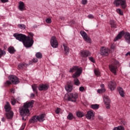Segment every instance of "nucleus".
<instances>
[{"label":"nucleus","instance_id":"nucleus-1","mask_svg":"<svg viewBox=\"0 0 130 130\" xmlns=\"http://www.w3.org/2000/svg\"><path fill=\"white\" fill-rule=\"evenodd\" d=\"M14 37L19 40V41H21L23 42V45L25 47H31L33 44L34 43V41L33 38L30 37L29 36H26L22 34L16 33L13 35Z\"/></svg>","mask_w":130,"mask_h":130},{"label":"nucleus","instance_id":"nucleus-2","mask_svg":"<svg viewBox=\"0 0 130 130\" xmlns=\"http://www.w3.org/2000/svg\"><path fill=\"white\" fill-rule=\"evenodd\" d=\"M34 104V101L31 100L30 102L25 103L21 108L19 109V112L21 116H25L29 113V107H33Z\"/></svg>","mask_w":130,"mask_h":130},{"label":"nucleus","instance_id":"nucleus-3","mask_svg":"<svg viewBox=\"0 0 130 130\" xmlns=\"http://www.w3.org/2000/svg\"><path fill=\"white\" fill-rule=\"evenodd\" d=\"M124 35V38L125 39V41L127 42L129 44L130 43V34L128 32H126L124 33V31L122 30L120 32L118 35L116 37V38L114 39V41H117L118 39H120L121 37H122V35Z\"/></svg>","mask_w":130,"mask_h":130},{"label":"nucleus","instance_id":"nucleus-4","mask_svg":"<svg viewBox=\"0 0 130 130\" xmlns=\"http://www.w3.org/2000/svg\"><path fill=\"white\" fill-rule=\"evenodd\" d=\"M75 73L73 74L72 78H76V77H80L81 74H82V68H79L77 66H74L70 69L69 73Z\"/></svg>","mask_w":130,"mask_h":130},{"label":"nucleus","instance_id":"nucleus-5","mask_svg":"<svg viewBox=\"0 0 130 130\" xmlns=\"http://www.w3.org/2000/svg\"><path fill=\"white\" fill-rule=\"evenodd\" d=\"M44 117H45V114H42L40 115L39 116L35 115L31 117V119L29 120V121L32 123H35V122H37V121H39L41 122L44 121Z\"/></svg>","mask_w":130,"mask_h":130},{"label":"nucleus","instance_id":"nucleus-6","mask_svg":"<svg viewBox=\"0 0 130 130\" xmlns=\"http://www.w3.org/2000/svg\"><path fill=\"white\" fill-rule=\"evenodd\" d=\"M113 4L116 5V7L121 6L122 9H125L126 8V0H114Z\"/></svg>","mask_w":130,"mask_h":130},{"label":"nucleus","instance_id":"nucleus-7","mask_svg":"<svg viewBox=\"0 0 130 130\" xmlns=\"http://www.w3.org/2000/svg\"><path fill=\"white\" fill-rule=\"evenodd\" d=\"M78 97V93H69L68 94V101H71V102H76Z\"/></svg>","mask_w":130,"mask_h":130},{"label":"nucleus","instance_id":"nucleus-8","mask_svg":"<svg viewBox=\"0 0 130 130\" xmlns=\"http://www.w3.org/2000/svg\"><path fill=\"white\" fill-rule=\"evenodd\" d=\"M51 45L53 48H56L58 46V43L57 40H56V38L55 37H52L51 38Z\"/></svg>","mask_w":130,"mask_h":130},{"label":"nucleus","instance_id":"nucleus-9","mask_svg":"<svg viewBox=\"0 0 130 130\" xmlns=\"http://www.w3.org/2000/svg\"><path fill=\"white\" fill-rule=\"evenodd\" d=\"M9 79L11 82H12V84L14 85H17V84H19L20 81H19V78L14 75H11L9 77Z\"/></svg>","mask_w":130,"mask_h":130},{"label":"nucleus","instance_id":"nucleus-10","mask_svg":"<svg viewBox=\"0 0 130 130\" xmlns=\"http://www.w3.org/2000/svg\"><path fill=\"white\" fill-rule=\"evenodd\" d=\"M80 34L81 36H82L85 41H86V42H88V43H90L91 42V39H90V37L88 36V35H87V33H86V32L81 30L80 31Z\"/></svg>","mask_w":130,"mask_h":130},{"label":"nucleus","instance_id":"nucleus-11","mask_svg":"<svg viewBox=\"0 0 130 130\" xmlns=\"http://www.w3.org/2000/svg\"><path fill=\"white\" fill-rule=\"evenodd\" d=\"M48 88H49V85L44 84H40L38 87L39 91H46V90H48Z\"/></svg>","mask_w":130,"mask_h":130},{"label":"nucleus","instance_id":"nucleus-12","mask_svg":"<svg viewBox=\"0 0 130 130\" xmlns=\"http://www.w3.org/2000/svg\"><path fill=\"white\" fill-rule=\"evenodd\" d=\"M101 54L107 56L109 54V49L107 48L103 47L101 49Z\"/></svg>","mask_w":130,"mask_h":130},{"label":"nucleus","instance_id":"nucleus-13","mask_svg":"<svg viewBox=\"0 0 130 130\" xmlns=\"http://www.w3.org/2000/svg\"><path fill=\"white\" fill-rule=\"evenodd\" d=\"M109 69L113 74H114L115 75H116V71H117V67L116 66L112 64L109 66Z\"/></svg>","mask_w":130,"mask_h":130},{"label":"nucleus","instance_id":"nucleus-14","mask_svg":"<svg viewBox=\"0 0 130 130\" xmlns=\"http://www.w3.org/2000/svg\"><path fill=\"white\" fill-rule=\"evenodd\" d=\"M81 54L82 57H88L90 55V52L88 50H83L81 51Z\"/></svg>","mask_w":130,"mask_h":130},{"label":"nucleus","instance_id":"nucleus-15","mask_svg":"<svg viewBox=\"0 0 130 130\" xmlns=\"http://www.w3.org/2000/svg\"><path fill=\"white\" fill-rule=\"evenodd\" d=\"M94 116V113L92 111H89L86 115V117L87 119H93Z\"/></svg>","mask_w":130,"mask_h":130},{"label":"nucleus","instance_id":"nucleus-16","mask_svg":"<svg viewBox=\"0 0 130 130\" xmlns=\"http://www.w3.org/2000/svg\"><path fill=\"white\" fill-rule=\"evenodd\" d=\"M109 87L111 91H113L115 89V82L111 81L108 84Z\"/></svg>","mask_w":130,"mask_h":130},{"label":"nucleus","instance_id":"nucleus-17","mask_svg":"<svg viewBox=\"0 0 130 130\" xmlns=\"http://www.w3.org/2000/svg\"><path fill=\"white\" fill-rule=\"evenodd\" d=\"M18 9L21 11L25 10V4L23 2H19Z\"/></svg>","mask_w":130,"mask_h":130},{"label":"nucleus","instance_id":"nucleus-18","mask_svg":"<svg viewBox=\"0 0 130 130\" xmlns=\"http://www.w3.org/2000/svg\"><path fill=\"white\" fill-rule=\"evenodd\" d=\"M13 115L14 113H13L12 111L6 113V116L8 119H11L13 117Z\"/></svg>","mask_w":130,"mask_h":130},{"label":"nucleus","instance_id":"nucleus-19","mask_svg":"<svg viewBox=\"0 0 130 130\" xmlns=\"http://www.w3.org/2000/svg\"><path fill=\"white\" fill-rule=\"evenodd\" d=\"M78 78H79V77H76L75 78H73L74 79V85H75L76 86H80V84H81V83L80 82V81L79 80V79H78Z\"/></svg>","mask_w":130,"mask_h":130},{"label":"nucleus","instance_id":"nucleus-20","mask_svg":"<svg viewBox=\"0 0 130 130\" xmlns=\"http://www.w3.org/2000/svg\"><path fill=\"white\" fill-rule=\"evenodd\" d=\"M28 66H29V65L26 63H21L18 65V68L20 70H22V69H23V68H25V67L27 68V67H28Z\"/></svg>","mask_w":130,"mask_h":130},{"label":"nucleus","instance_id":"nucleus-21","mask_svg":"<svg viewBox=\"0 0 130 130\" xmlns=\"http://www.w3.org/2000/svg\"><path fill=\"white\" fill-rule=\"evenodd\" d=\"M63 46L64 47V50L65 51L64 54L68 55V54L70 53V48H69V47H67V45L64 44L63 45Z\"/></svg>","mask_w":130,"mask_h":130},{"label":"nucleus","instance_id":"nucleus-22","mask_svg":"<svg viewBox=\"0 0 130 130\" xmlns=\"http://www.w3.org/2000/svg\"><path fill=\"white\" fill-rule=\"evenodd\" d=\"M117 89L120 96L122 97H124V91H123V89H122L121 87H118Z\"/></svg>","mask_w":130,"mask_h":130},{"label":"nucleus","instance_id":"nucleus-23","mask_svg":"<svg viewBox=\"0 0 130 130\" xmlns=\"http://www.w3.org/2000/svg\"><path fill=\"white\" fill-rule=\"evenodd\" d=\"M101 87L102 89L97 90L98 93H104L106 90L104 88V84H101Z\"/></svg>","mask_w":130,"mask_h":130},{"label":"nucleus","instance_id":"nucleus-24","mask_svg":"<svg viewBox=\"0 0 130 130\" xmlns=\"http://www.w3.org/2000/svg\"><path fill=\"white\" fill-rule=\"evenodd\" d=\"M65 89L67 92H71L73 90V86L71 84H68L67 86H66Z\"/></svg>","mask_w":130,"mask_h":130},{"label":"nucleus","instance_id":"nucleus-25","mask_svg":"<svg viewBox=\"0 0 130 130\" xmlns=\"http://www.w3.org/2000/svg\"><path fill=\"white\" fill-rule=\"evenodd\" d=\"M5 109L7 112H9L11 110V106H10V103L9 102L7 103L6 105L5 106Z\"/></svg>","mask_w":130,"mask_h":130},{"label":"nucleus","instance_id":"nucleus-26","mask_svg":"<svg viewBox=\"0 0 130 130\" xmlns=\"http://www.w3.org/2000/svg\"><path fill=\"white\" fill-rule=\"evenodd\" d=\"M110 24L111 25V28H116V23H115V21H114V20H110Z\"/></svg>","mask_w":130,"mask_h":130},{"label":"nucleus","instance_id":"nucleus-27","mask_svg":"<svg viewBox=\"0 0 130 130\" xmlns=\"http://www.w3.org/2000/svg\"><path fill=\"white\" fill-rule=\"evenodd\" d=\"M8 51L10 53L13 54L16 51L13 47H10L8 48Z\"/></svg>","mask_w":130,"mask_h":130},{"label":"nucleus","instance_id":"nucleus-28","mask_svg":"<svg viewBox=\"0 0 130 130\" xmlns=\"http://www.w3.org/2000/svg\"><path fill=\"white\" fill-rule=\"evenodd\" d=\"M76 115L78 117H83V116L85 115V114L81 112H77L76 113Z\"/></svg>","mask_w":130,"mask_h":130},{"label":"nucleus","instance_id":"nucleus-29","mask_svg":"<svg viewBox=\"0 0 130 130\" xmlns=\"http://www.w3.org/2000/svg\"><path fill=\"white\" fill-rule=\"evenodd\" d=\"M104 101L105 102V104H110V100L107 96L104 98Z\"/></svg>","mask_w":130,"mask_h":130},{"label":"nucleus","instance_id":"nucleus-30","mask_svg":"<svg viewBox=\"0 0 130 130\" xmlns=\"http://www.w3.org/2000/svg\"><path fill=\"white\" fill-rule=\"evenodd\" d=\"M31 87L34 92H36V94H37V93H38V92L37 91V85L34 84L32 85Z\"/></svg>","mask_w":130,"mask_h":130},{"label":"nucleus","instance_id":"nucleus-31","mask_svg":"<svg viewBox=\"0 0 130 130\" xmlns=\"http://www.w3.org/2000/svg\"><path fill=\"white\" fill-rule=\"evenodd\" d=\"M67 118L69 120H72V119H73V118H74V115H73V114L72 113H70L69 114L68 116H67Z\"/></svg>","mask_w":130,"mask_h":130},{"label":"nucleus","instance_id":"nucleus-32","mask_svg":"<svg viewBox=\"0 0 130 130\" xmlns=\"http://www.w3.org/2000/svg\"><path fill=\"white\" fill-rule=\"evenodd\" d=\"M94 72L95 76H96L97 77H99V76H100V72H99V70H98V69H94Z\"/></svg>","mask_w":130,"mask_h":130},{"label":"nucleus","instance_id":"nucleus-33","mask_svg":"<svg viewBox=\"0 0 130 130\" xmlns=\"http://www.w3.org/2000/svg\"><path fill=\"white\" fill-rule=\"evenodd\" d=\"M91 108L92 109H98L99 108V105L94 104L91 106Z\"/></svg>","mask_w":130,"mask_h":130},{"label":"nucleus","instance_id":"nucleus-34","mask_svg":"<svg viewBox=\"0 0 130 130\" xmlns=\"http://www.w3.org/2000/svg\"><path fill=\"white\" fill-rule=\"evenodd\" d=\"M113 130H124V127L122 126H119L115 127Z\"/></svg>","mask_w":130,"mask_h":130},{"label":"nucleus","instance_id":"nucleus-35","mask_svg":"<svg viewBox=\"0 0 130 130\" xmlns=\"http://www.w3.org/2000/svg\"><path fill=\"white\" fill-rule=\"evenodd\" d=\"M36 55L37 58H42V54L40 52L37 53Z\"/></svg>","mask_w":130,"mask_h":130},{"label":"nucleus","instance_id":"nucleus-36","mask_svg":"<svg viewBox=\"0 0 130 130\" xmlns=\"http://www.w3.org/2000/svg\"><path fill=\"white\" fill-rule=\"evenodd\" d=\"M116 12L121 16H122V15H123V12H122V11H121V10H120V9H117L116 10Z\"/></svg>","mask_w":130,"mask_h":130},{"label":"nucleus","instance_id":"nucleus-37","mask_svg":"<svg viewBox=\"0 0 130 130\" xmlns=\"http://www.w3.org/2000/svg\"><path fill=\"white\" fill-rule=\"evenodd\" d=\"M3 54H6V51L2 50V49H0V58L2 57V56Z\"/></svg>","mask_w":130,"mask_h":130},{"label":"nucleus","instance_id":"nucleus-38","mask_svg":"<svg viewBox=\"0 0 130 130\" xmlns=\"http://www.w3.org/2000/svg\"><path fill=\"white\" fill-rule=\"evenodd\" d=\"M46 22L47 24H50L51 23V19L48 18L46 19Z\"/></svg>","mask_w":130,"mask_h":130},{"label":"nucleus","instance_id":"nucleus-39","mask_svg":"<svg viewBox=\"0 0 130 130\" xmlns=\"http://www.w3.org/2000/svg\"><path fill=\"white\" fill-rule=\"evenodd\" d=\"M18 26L20 29H25V25L24 24H18Z\"/></svg>","mask_w":130,"mask_h":130},{"label":"nucleus","instance_id":"nucleus-40","mask_svg":"<svg viewBox=\"0 0 130 130\" xmlns=\"http://www.w3.org/2000/svg\"><path fill=\"white\" fill-rule=\"evenodd\" d=\"M12 84V81H7L6 83H5V86H9V85Z\"/></svg>","mask_w":130,"mask_h":130},{"label":"nucleus","instance_id":"nucleus-41","mask_svg":"<svg viewBox=\"0 0 130 130\" xmlns=\"http://www.w3.org/2000/svg\"><path fill=\"white\" fill-rule=\"evenodd\" d=\"M11 104L13 105H15V104H16V99H13L11 101Z\"/></svg>","mask_w":130,"mask_h":130},{"label":"nucleus","instance_id":"nucleus-42","mask_svg":"<svg viewBox=\"0 0 130 130\" xmlns=\"http://www.w3.org/2000/svg\"><path fill=\"white\" fill-rule=\"evenodd\" d=\"M60 111V108H57V109L55 110V113L56 114H58Z\"/></svg>","mask_w":130,"mask_h":130},{"label":"nucleus","instance_id":"nucleus-43","mask_svg":"<svg viewBox=\"0 0 130 130\" xmlns=\"http://www.w3.org/2000/svg\"><path fill=\"white\" fill-rule=\"evenodd\" d=\"M87 3H88V1L87 0H82V5H87Z\"/></svg>","mask_w":130,"mask_h":130},{"label":"nucleus","instance_id":"nucleus-44","mask_svg":"<svg viewBox=\"0 0 130 130\" xmlns=\"http://www.w3.org/2000/svg\"><path fill=\"white\" fill-rule=\"evenodd\" d=\"M89 59V60H90V61H91L92 62H95V60L94 59V58H93L92 57H90Z\"/></svg>","mask_w":130,"mask_h":130},{"label":"nucleus","instance_id":"nucleus-45","mask_svg":"<svg viewBox=\"0 0 130 130\" xmlns=\"http://www.w3.org/2000/svg\"><path fill=\"white\" fill-rule=\"evenodd\" d=\"M106 105V108H107V109H109V108H110V104H105Z\"/></svg>","mask_w":130,"mask_h":130},{"label":"nucleus","instance_id":"nucleus-46","mask_svg":"<svg viewBox=\"0 0 130 130\" xmlns=\"http://www.w3.org/2000/svg\"><path fill=\"white\" fill-rule=\"evenodd\" d=\"M87 17L89 19H94V16H93V15H91V14L88 15Z\"/></svg>","mask_w":130,"mask_h":130},{"label":"nucleus","instance_id":"nucleus-47","mask_svg":"<svg viewBox=\"0 0 130 130\" xmlns=\"http://www.w3.org/2000/svg\"><path fill=\"white\" fill-rule=\"evenodd\" d=\"M114 64H115V66H118V64H119V62H118V61L116 60H114Z\"/></svg>","mask_w":130,"mask_h":130},{"label":"nucleus","instance_id":"nucleus-48","mask_svg":"<svg viewBox=\"0 0 130 130\" xmlns=\"http://www.w3.org/2000/svg\"><path fill=\"white\" fill-rule=\"evenodd\" d=\"M84 90H85V88L83 86H81L79 88V91L81 92H83Z\"/></svg>","mask_w":130,"mask_h":130},{"label":"nucleus","instance_id":"nucleus-49","mask_svg":"<svg viewBox=\"0 0 130 130\" xmlns=\"http://www.w3.org/2000/svg\"><path fill=\"white\" fill-rule=\"evenodd\" d=\"M32 61H34V62H37V61H38V59L37 58H34L32 59Z\"/></svg>","mask_w":130,"mask_h":130},{"label":"nucleus","instance_id":"nucleus-50","mask_svg":"<svg viewBox=\"0 0 130 130\" xmlns=\"http://www.w3.org/2000/svg\"><path fill=\"white\" fill-rule=\"evenodd\" d=\"M1 2L2 3H8V2H9V0H1Z\"/></svg>","mask_w":130,"mask_h":130},{"label":"nucleus","instance_id":"nucleus-51","mask_svg":"<svg viewBox=\"0 0 130 130\" xmlns=\"http://www.w3.org/2000/svg\"><path fill=\"white\" fill-rule=\"evenodd\" d=\"M29 36H30V37H33V36H34V35L31 32H29Z\"/></svg>","mask_w":130,"mask_h":130},{"label":"nucleus","instance_id":"nucleus-52","mask_svg":"<svg viewBox=\"0 0 130 130\" xmlns=\"http://www.w3.org/2000/svg\"><path fill=\"white\" fill-rule=\"evenodd\" d=\"M60 20H62V21L64 20V17L63 16H60Z\"/></svg>","mask_w":130,"mask_h":130},{"label":"nucleus","instance_id":"nucleus-53","mask_svg":"<svg viewBox=\"0 0 130 130\" xmlns=\"http://www.w3.org/2000/svg\"><path fill=\"white\" fill-rule=\"evenodd\" d=\"M35 96V94L34 93H31L30 94V97L32 98V97H34Z\"/></svg>","mask_w":130,"mask_h":130},{"label":"nucleus","instance_id":"nucleus-54","mask_svg":"<svg viewBox=\"0 0 130 130\" xmlns=\"http://www.w3.org/2000/svg\"><path fill=\"white\" fill-rule=\"evenodd\" d=\"M10 91L11 93H14V89L12 88Z\"/></svg>","mask_w":130,"mask_h":130},{"label":"nucleus","instance_id":"nucleus-55","mask_svg":"<svg viewBox=\"0 0 130 130\" xmlns=\"http://www.w3.org/2000/svg\"><path fill=\"white\" fill-rule=\"evenodd\" d=\"M128 54L130 55V52H127V53L126 54V56H127V55H128Z\"/></svg>","mask_w":130,"mask_h":130},{"label":"nucleus","instance_id":"nucleus-56","mask_svg":"<svg viewBox=\"0 0 130 130\" xmlns=\"http://www.w3.org/2000/svg\"><path fill=\"white\" fill-rule=\"evenodd\" d=\"M2 121H5V118L3 117L2 118Z\"/></svg>","mask_w":130,"mask_h":130},{"label":"nucleus","instance_id":"nucleus-57","mask_svg":"<svg viewBox=\"0 0 130 130\" xmlns=\"http://www.w3.org/2000/svg\"><path fill=\"white\" fill-rule=\"evenodd\" d=\"M22 120H26V119H25V118H24V117H23L22 118Z\"/></svg>","mask_w":130,"mask_h":130},{"label":"nucleus","instance_id":"nucleus-58","mask_svg":"<svg viewBox=\"0 0 130 130\" xmlns=\"http://www.w3.org/2000/svg\"><path fill=\"white\" fill-rule=\"evenodd\" d=\"M72 23H72L71 25H73V24H75V21H72Z\"/></svg>","mask_w":130,"mask_h":130},{"label":"nucleus","instance_id":"nucleus-59","mask_svg":"<svg viewBox=\"0 0 130 130\" xmlns=\"http://www.w3.org/2000/svg\"><path fill=\"white\" fill-rule=\"evenodd\" d=\"M23 129H24V127L22 128V129H21L20 130H23Z\"/></svg>","mask_w":130,"mask_h":130},{"label":"nucleus","instance_id":"nucleus-60","mask_svg":"<svg viewBox=\"0 0 130 130\" xmlns=\"http://www.w3.org/2000/svg\"><path fill=\"white\" fill-rule=\"evenodd\" d=\"M70 83H72V82L70 81Z\"/></svg>","mask_w":130,"mask_h":130},{"label":"nucleus","instance_id":"nucleus-61","mask_svg":"<svg viewBox=\"0 0 130 130\" xmlns=\"http://www.w3.org/2000/svg\"><path fill=\"white\" fill-rule=\"evenodd\" d=\"M0 125H1V122H0Z\"/></svg>","mask_w":130,"mask_h":130}]
</instances>
